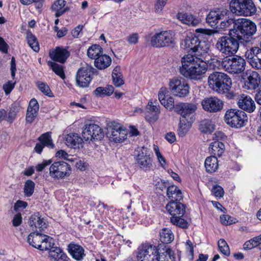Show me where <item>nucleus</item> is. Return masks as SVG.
I'll list each match as a JSON object with an SVG mask.
<instances>
[{
	"label": "nucleus",
	"mask_w": 261,
	"mask_h": 261,
	"mask_svg": "<svg viewBox=\"0 0 261 261\" xmlns=\"http://www.w3.org/2000/svg\"><path fill=\"white\" fill-rule=\"evenodd\" d=\"M104 136L102 129L94 123L86 124L82 132V137L85 141H100Z\"/></svg>",
	"instance_id": "9b49d317"
},
{
	"label": "nucleus",
	"mask_w": 261,
	"mask_h": 261,
	"mask_svg": "<svg viewBox=\"0 0 261 261\" xmlns=\"http://www.w3.org/2000/svg\"><path fill=\"white\" fill-rule=\"evenodd\" d=\"M139 38V34L137 33H134L130 34L126 38V40L130 44H135L138 42Z\"/></svg>",
	"instance_id": "e2e57ef3"
},
{
	"label": "nucleus",
	"mask_w": 261,
	"mask_h": 261,
	"mask_svg": "<svg viewBox=\"0 0 261 261\" xmlns=\"http://www.w3.org/2000/svg\"><path fill=\"white\" fill-rule=\"evenodd\" d=\"M39 109V104L35 98L32 99L29 103L28 109L29 110H32L35 112H38Z\"/></svg>",
	"instance_id": "69168bd1"
},
{
	"label": "nucleus",
	"mask_w": 261,
	"mask_h": 261,
	"mask_svg": "<svg viewBox=\"0 0 261 261\" xmlns=\"http://www.w3.org/2000/svg\"><path fill=\"white\" fill-rule=\"evenodd\" d=\"M169 89L172 94L178 96L179 93V80L178 77H174L170 80Z\"/></svg>",
	"instance_id": "37998d69"
},
{
	"label": "nucleus",
	"mask_w": 261,
	"mask_h": 261,
	"mask_svg": "<svg viewBox=\"0 0 261 261\" xmlns=\"http://www.w3.org/2000/svg\"><path fill=\"white\" fill-rule=\"evenodd\" d=\"M101 53H102V48L97 44L92 45L87 50V55L91 59H95Z\"/></svg>",
	"instance_id": "ea45409f"
},
{
	"label": "nucleus",
	"mask_w": 261,
	"mask_h": 261,
	"mask_svg": "<svg viewBox=\"0 0 261 261\" xmlns=\"http://www.w3.org/2000/svg\"><path fill=\"white\" fill-rule=\"evenodd\" d=\"M180 83H181L180 82ZM180 97H185L189 93L190 86L187 83H183L181 85L180 83Z\"/></svg>",
	"instance_id": "338daca9"
},
{
	"label": "nucleus",
	"mask_w": 261,
	"mask_h": 261,
	"mask_svg": "<svg viewBox=\"0 0 261 261\" xmlns=\"http://www.w3.org/2000/svg\"><path fill=\"white\" fill-rule=\"evenodd\" d=\"M214 33V30L207 29L199 28L195 30L196 37L199 38L205 39L204 36L212 35Z\"/></svg>",
	"instance_id": "8fccbe9b"
},
{
	"label": "nucleus",
	"mask_w": 261,
	"mask_h": 261,
	"mask_svg": "<svg viewBox=\"0 0 261 261\" xmlns=\"http://www.w3.org/2000/svg\"><path fill=\"white\" fill-rule=\"evenodd\" d=\"M248 62L254 68L261 69V47H253L245 53Z\"/></svg>",
	"instance_id": "4468645a"
},
{
	"label": "nucleus",
	"mask_w": 261,
	"mask_h": 261,
	"mask_svg": "<svg viewBox=\"0 0 261 261\" xmlns=\"http://www.w3.org/2000/svg\"><path fill=\"white\" fill-rule=\"evenodd\" d=\"M43 239H44V240L41 242V246H44V247L40 248L39 250L41 251L50 250L54 245V240L53 238L46 235H43Z\"/></svg>",
	"instance_id": "49530a36"
},
{
	"label": "nucleus",
	"mask_w": 261,
	"mask_h": 261,
	"mask_svg": "<svg viewBox=\"0 0 261 261\" xmlns=\"http://www.w3.org/2000/svg\"><path fill=\"white\" fill-rule=\"evenodd\" d=\"M187 257L189 260L192 261L194 258V248L192 243L188 240L186 243Z\"/></svg>",
	"instance_id": "864d4df0"
},
{
	"label": "nucleus",
	"mask_w": 261,
	"mask_h": 261,
	"mask_svg": "<svg viewBox=\"0 0 261 261\" xmlns=\"http://www.w3.org/2000/svg\"><path fill=\"white\" fill-rule=\"evenodd\" d=\"M238 104L240 108L249 113L253 112L255 109L254 101L249 96H246L240 99Z\"/></svg>",
	"instance_id": "cd10ccee"
},
{
	"label": "nucleus",
	"mask_w": 261,
	"mask_h": 261,
	"mask_svg": "<svg viewBox=\"0 0 261 261\" xmlns=\"http://www.w3.org/2000/svg\"><path fill=\"white\" fill-rule=\"evenodd\" d=\"M225 150V146L223 143L220 141H215L210 144L209 151L212 155L216 157L221 156Z\"/></svg>",
	"instance_id": "2f4dec72"
},
{
	"label": "nucleus",
	"mask_w": 261,
	"mask_h": 261,
	"mask_svg": "<svg viewBox=\"0 0 261 261\" xmlns=\"http://www.w3.org/2000/svg\"><path fill=\"white\" fill-rule=\"evenodd\" d=\"M180 22L188 25L196 26L200 23V20L193 14L185 13L182 15Z\"/></svg>",
	"instance_id": "e433bc0d"
},
{
	"label": "nucleus",
	"mask_w": 261,
	"mask_h": 261,
	"mask_svg": "<svg viewBox=\"0 0 261 261\" xmlns=\"http://www.w3.org/2000/svg\"><path fill=\"white\" fill-rule=\"evenodd\" d=\"M15 84V82H13L11 81H9L3 85V89L6 95H8L11 92L12 90L14 88Z\"/></svg>",
	"instance_id": "5fc2aeb1"
},
{
	"label": "nucleus",
	"mask_w": 261,
	"mask_h": 261,
	"mask_svg": "<svg viewBox=\"0 0 261 261\" xmlns=\"http://www.w3.org/2000/svg\"><path fill=\"white\" fill-rule=\"evenodd\" d=\"M93 68L87 65L79 69L76 72V82L80 87L85 88L89 86L92 80L91 72Z\"/></svg>",
	"instance_id": "ddd939ff"
},
{
	"label": "nucleus",
	"mask_w": 261,
	"mask_h": 261,
	"mask_svg": "<svg viewBox=\"0 0 261 261\" xmlns=\"http://www.w3.org/2000/svg\"><path fill=\"white\" fill-rule=\"evenodd\" d=\"M220 219L221 223L225 225H230L235 223V222L233 221V218L228 215H223L220 216Z\"/></svg>",
	"instance_id": "bf43d9fd"
},
{
	"label": "nucleus",
	"mask_w": 261,
	"mask_h": 261,
	"mask_svg": "<svg viewBox=\"0 0 261 261\" xmlns=\"http://www.w3.org/2000/svg\"><path fill=\"white\" fill-rule=\"evenodd\" d=\"M43 237V235L39 232H32L28 236L27 242L33 247L39 249L40 248L44 247L41 245V242L44 240Z\"/></svg>",
	"instance_id": "c85d7f7f"
},
{
	"label": "nucleus",
	"mask_w": 261,
	"mask_h": 261,
	"mask_svg": "<svg viewBox=\"0 0 261 261\" xmlns=\"http://www.w3.org/2000/svg\"><path fill=\"white\" fill-rule=\"evenodd\" d=\"M196 108L193 103L180 102V137L185 136L191 128Z\"/></svg>",
	"instance_id": "39448f33"
},
{
	"label": "nucleus",
	"mask_w": 261,
	"mask_h": 261,
	"mask_svg": "<svg viewBox=\"0 0 261 261\" xmlns=\"http://www.w3.org/2000/svg\"><path fill=\"white\" fill-rule=\"evenodd\" d=\"M241 39V38H239L231 29H229L227 34L218 39L216 44V48L226 56L234 55L239 49L240 44H245Z\"/></svg>",
	"instance_id": "f03ea898"
},
{
	"label": "nucleus",
	"mask_w": 261,
	"mask_h": 261,
	"mask_svg": "<svg viewBox=\"0 0 261 261\" xmlns=\"http://www.w3.org/2000/svg\"><path fill=\"white\" fill-rule=\"evenodd\" d=\"M190 210L185 204L180 203V228L186 229L189 226V224L191 222L190 215Z\"/></svg>",
	"instance_id": "393cba45"
},
{
	"label": "nucleus",
	"mask_w": 261,
	"mask_h": 261,
	"mask_svg": "<svg viewBox=\"0 0 261 261\" xmlns=\"http://www.w3.org/2000/svg\"><path fill=\"white\" fill-rule=\"evenodd\" d=\"M35 186V183L32 180L29 179L25 181L23 192L26 196L30 197L33 195L34 192Z\"/></svg>",
	"instance_id": "de8ad7c7"
},
{
	"label": "nucleus",
	"mask_w": 261,
	"mask_h": 261,
	"mask_svg": "<svg viewBox=\"0 0 261 261\" xmlns=\"http://www.w3.org/2000/svg\"><path fill=\"white\" fill-rule=\"evenodd\" d=\"M70 56V53L63 46H58L49 52V57L54 61L64 64Z\"/></svg>",
	"instance_id": "a211bd4d"
},
{
	"label": "nucleus",
	"mask_w": 261,
	"mask_h": 261,
	"mask_svg": "<svg viewBox=\"0 0 261 261\" xmlns=\"http://www.w3.org/2000/svg\"><path fill=\"white\" fill-rule=\"evenodd\" d=\"M71 173L70 166L64 161L55 162L49 167V175L54 179H63Z\"/></svg>",
	"instance_id": "9d476101"
},
{
	"label": "nucleus",
	"mask_w": 261,
	"mask_h": 261,
	"mask_svg": "<svg viewBox=\"0 0 261 261\" xmlns=\"http://www.w3.org/2000/svg\"><path fill=\"white\" fill-rule=\"evenodd\" d=\"M167 194L169 198H174L176 197H178V194H179V189L177 186L174 185H171L168 186L167 188Z\"/></svg>",
	"instance_id": "603ef678"
},
{
	"label": "nucleus",
	"mask_w": 261,
	"mask_h": 261,
	"mask_svg": "<svg viewBox=\"0 0 261 261\" xmlns=\"http://www.w3.org/2000/svg\"><path fill=\"white\" fill-rule=\"evenodd\" d=\"M18 112V109L16 107H12L7 115V120L9 122H12L15 119L16 114Z\"/></svg>",
	"instance_id": "4d7b16f0"
},
{
	"label": "nucleus",
	"mask_w": 261,
	"mask_h": 261,
	"mask_svg": "<svg viewBox=\"0 0 261 261\" xmlns=\"http://www.w3.org/2000/svg\"><path fill=\"white\" fill-rule=\"evenodd\" d=\"M174 239V236L172 231L169 228H164L160 231V240L162 244L159 245H162V248H164L165 245H167L171 243Z\"/></svg>",
	"instance_id": "bb28decb"
},
{
	"label": "nucleus",
	"mask_w": 261,
	"mask_h": 261,
	"mask_svg": "<svg viewBox=\"0 0 261 261\" xmlns=\"http://www.w3.org/2000/svg\"><path fill=\"white\" fill-rule=\"evenodd\" d=\"M154 103L155 105L149 100L146 107L147 111L145 113V118L150 123L156 122L160 113L159 105L156 101H154Z\"/></svg>",
	"instance_id": "6ab92c4d"
},
{
	"label": "nucleus",
	"mask_w": 261,
	"mask_h": 261,
	"mask_svg": "<svg viewBox=\"0 0 261 261\" xmlns=\"http://www.w3.org/2000/svg\"><path fill=\"white\" fill-rule=\"evenodd\" d=\"M112 62L111 58L107 55L102 53L95 59V66L98 69L102 70L108 68Z\"/></svg>",
	"instance_id": "c756f323"
},
{
	"label": "nucleus",
	"mask_w": 261,
	"mask_h": 261,
	"mask_svg": "<svg viewBox=\"0 0 261 261\" xmlns=\"http://www.w3.org/2000/svg\"><path fill=\"white\" fill-rule=\"evenodd\" d=\"M229 8L232 13L237 15L250 16L256 12V8L252 0H231Z\"/></svg>",
	"instance_id": "0eeeda50"
},
{
	"label": "nucleus",
	"mask_w": 261,
	"mask_h": 261,
	"mask_svg": "<svg viewBox=\"0 0 261 261\" xmlns=\"http://www.w3.org/2000/svg\"><path fill=\"white\" fill-rule=\"evenodd\" d=\"M168 91L166 88H162L159 93V99L161 104H165L166 98L168 96Z\"/></svg>",
	"instance_id": "13d9d810"
},
{
	"label": "nucleus",
	"mask_w": 261,
	"mask_h": 261,
	"mask_svg": "<svg viewBox=\"0 0 261 261\" xmlns=\"http://www.w3.org/2000/svg\"><path fill=\"white\" fill-rule=\"evenodd\" d=\"M83 139L77 134L70 133L66 137L65 143L68 147L70 148H79Z\"/></svg>",
	"instance_id": "7c9ffc66"
},
{
	"label": "nucleus",
	"mask_w": 261,
	"mask_h": 261,
	"mask_svg": "<svg viewBox=\"0 0 261 261\" xmlns=\"http://www.w3.org/2000/svg\"><path fill=\"white\" fill-rule=\"evenodd\" d=\"M246 61L242 57L231 55L224 57L221 65L224 70L231 74H240L243 72L245 69Z\"/></svg>",
	"instance_id": "423d86ee"
},
{
	"label": "nucleus",
	"mask_w": 261,
	"mask_h": 261,
	"mask_svg": "<svg viewBox=\"0 0 261 261\" xmlns=\"http://www.w3.org/2000/svg\"><path fill=\"white\" fill-rule=\"evenodd\" d=\"M47 64L52 70L62 79L64 80L65 78V75L62 65L51 61H48Z\"/></svg>",
	"instance_id": "58836bf2"
},
{
	"label": "nucleus",
	"mask_w": 261,
	"mask_h": 261,
	"mask_svg": "<svg viewBox=\"0 0 261 261\" xmlns=\"http://www.w3.org/2000/svg\"><path fill=\"white\" fill-rule=\"evenodd\" d=\"M231 30L239 38H241V40L245 44L249 42L250 38L255 33L256 25L250 20L241 18L237 19L234 28Z\"/></svg>",
	"instance_id": "7ed1b4c3"
},
{
	"label": "nucleus",
	"mask_w": 261,
	"mask_h": 261,
	"mask_svg": "<svg viewBox=\"0 0 261 261\" xmlns=\"http://www.w3.org/2000/svg\"><path fill=\"white\" fill-rule=\"evenodd\" d=\"M27 39L29 45L35 52H38L39 50V45L36 37L31 32H28L27 34Z\"/></svg>",
	"instance_id": "a19ab883"
},
{
	"label": "nucleus",
	"mask_w": 261,
	"mask_h": 261,
	"mask_svg": "<svg viewBox=\"0 0 261 261\" xmlns=\"http://www.w3.org/2000/svg\"><path fill=\"white\" fill-rule=\"evenodd\" d=\"M138 261H156L158 246L149 243L142 244L138 248Z\"/></svg>",
	"instance_id": "f8f14e48"
},
{
	"label": "nucleus",
	"mask_w": 261,
	"mask_h": 261,
	"mask_svg": "<svg viewBox=\"0 0 261 261\" xmlns=\"http://www.w3.org/2000/svg\"><path fill=\"white\" fill-rule=\"evenodd\" d=\"M212 192L216 197L219 198H222L224 194L223 189L218 185H215L213 187Z\"/></svg>",
	"instance_id": "6e6d98bb"
},
{
	"label": "nucleus",
	"mask_w": 261,
	"mask_h": 261,
	"mask_svg": "<svg viewBox=\"0 0 261 261\" xmlns=\"http://www.w3.org/2000/svg\"><path fill=\"white\" fill-rule=\"evenodd\" d=\"M206 171L208 173L215 172L218 168V161L217 158L214 155L207 157L204 162Z\"/></svg>",
	"instance_id": "f704fd0d"
},
{
	"label": "nucleus",
	"mask_w": 261,
	"mask_h": 261,
	"mask_svg": "<svg viewBox=\"0 0 261 261\" xmlns=\"http://www.w3.org/2000/svg\"><path fill=\"white\" fill-rule=\"evenodd\" d=\"M219 251L224 255L229 256L230 252L227 242L223 239H220L218 242Z\"/></svg>",
	"instance_id": "09e8293b"
},
{
	"label": "nucleus",
	"mask_w": 261,
	"mask_h": 261,
	"mask_svg": "<svg viewBox=\"0 0 261 261\" xmlns=\"http://www.w3.org/2000/svg\"><path fill=\"white\" fill-rule=\"evenodd\" d=\"M237 19L234 18H228L224 20L221 22L220 27L221 29H225L229 27L231 24H233V28H234V24L236 22Z\"/></svg>",
	"instance_id": "680f3d73"
},
{
	"label": "nucleus",
	"mask_w": 261,
	"mask_h": 261,
	"mask_svg": "<svg viewBox=\"0 0 261 261\" xmlns=\"http://www.w3.org/2000/svg\"><path fill=\"white\" fill-rule=\"evenodd\" d=\"M37 112H35V111L28 109L25 118L27 122L31 123L34 120V118L37 116Z\"/></svg>",
	"instance_id": "0e129e2a"
},
{
	"label": "nucleus",
	"mask_w": 261,
	"mask_h": 261,
	"mask_svg": "<svg viewBox=\"0 0 261 261\" xmlns=\"http://www.w3.org/2000/svg\"><path fill=\"white\" fill-rule=\"evenodd\" d=\"M66 2L65 0H57L51 6L53 11H55V17H59L69 10L68 7L64 8Z\"/></svg>",
	"instance_id": "473e14b6"
},
{
	"label": "nucleus",
	"mask_w": 261,
	"mask_h": 261,
	"mask_svg": "<svg viewBox=\"0 0 261 261\" xmlns=\"http://www.w3.org/2000/svg\"><path fill=\"white\" fill-rule=\"evenodd\" d=\"M228 12V11L227 10L222 11L220 13L219 12L211 11L207 15L206 18V22L212 28H217L218 27L217 24L219 20L222 19V17L226 15Z\"/></svg>",
	"instance_id": "5701e85b"
},
{
	"label": "nucleus",
	"mask_w": 261,
	"mask_h": 261,
	"mask_svg": "<svg viewBox=\"0 0 261 261\" xmlns=\"http://www.w3.org/2000/svg\"><path fill=\"white\" fill-rule=\"evenodd\" d=\"M156 261H175L174 252L168 246L165 245L162 248V245L158 246Z\"/></svg>",
	"instance_id": "aec40b11"
},
{
	"label": "nucleus",
	"mask_w": 261,
	"mask_h": 261,
	"mask_svg": "<svg viewBox=\"0 0 261 261\" xmlns=\"http://www.w3.org/2000/svg\"><path fill=\"white\" fill-rule=\"evenodd\" d=\"M214 129L215 126L210 120L202 121L199 125V130L202 133L211 134Z\"/></svg>",
	"instance_id": "4c0bfd02"
},
{
	"label": "nucleus",
	"mask_w": 261,
	"mask_h": 261,
	"mask_svg": "<svg viewBox=\"0 0 261 261\" xmlns=\"http://www.w3.org/2000/svg\"><path fill=\"white\" fill-rule=\"evenodd\" d=\"M167 1V0H156V3L154 5L155 12H161L163 8L166 4Z\"/></svg>",
	"instance_id": "052dcab7"
},
{
	"label": "nucleus",
	"mask_w": 261,
	"mask_h": 261,
	"mask_svg": "<svg viewBox=\"0 0 261 261\" xmlns=\"http://www.w3.org/2000/svg\"><path fill=\"white\" fill-rule=\"evenodd\" d=\"M182 39L180 45L184 46V49L188 52L191 51L192 53L197 52L198 37H196V35L190 32L184 33L182 34Z\"/></svg>",
	"instance_id": "dca6fc26"
},
{
	"label": "nucleus",
	"mask_w": 261,
	"mask_h": 261,
	"mask_svg": "<svg viewBox=\"0 0 261 261\" xmlns=\"http://www.w3.org/2000/svg\"><path fill=\"white\" fill-rule=\"evenodd\" d=\"M29 224L33 230L37 231L38 229L39 232H41L47 227L44 219L41 218L39 213H35L30 216Z\"/></svg>",
	"instance_id": "412c9836"
},
{
	"label": "nucleus",
	"mask_w": 261,
	"mask_h": 261,
	"mask_svg": "<svg viewBox=\"0 0 261 261\" xmlns=\"http://www.w3.org/2000/svg\"><path fill=\"white\" fill-rule=\"evenodd\" d=\"M260 78L259 74L256 72H253L248 77V80L245 83V86L248 89H255L259 85Z\"/></svg>",
	"instance_id": "c9c22d12"
},
{
	"label": "nucleus",
	"mask_w": 261,
	"mask_h": 261,
	"mask_svg": "<svg viewBox=\"0 0 261 261\" xmlns=\"http://www.w3.org/2000/svg\"><path fill=\"white\" fill-rule=\"evenodd\" d=\"M246 114L242 110L230 109L226 111L224 116L225 122L231 127L240 128L247 122Z\"/></svg>",
	"instance_id": "6e6552de"
},
{
	"label": "nucleus",
	"mask_w": 261,
	"mask_h": 261,
	"mask_svg": "<svg viewBox=\"0 0 261 261\" xmlns=\"http://www.w3.org/2000/svg\"><path fill=\"white\" fill-rule=\"evenodd\" d=\"M180 62V74L187 79L197 80L205 73L207 70L208 64L211 67L215 69L216 64H219L220 61L216 59H212L207 63L201 59L188 54L181 58Z\"/></svg>",
	"instance_id": "f257e3e1"
},
{
	"label": "nucleus",
	"mask_w": 261,
	"mask_h": 261,
	"mask_svg": "<svg viewBox=\"0 0 261 261\" xmlns=\"http://www.w3.org/2000/svg\"><path fill=\"white\" fill-rule=\"evenodd\" d=\"M49 256L55 261H66L68 258L63 250L57 247H53L49 251Z\"/></svg>",
	"instance_id": "72a5a7b5"
},
{
	"label": "nucleus",
	"mask_w": 261,
	"mask_h": 261,
	"mask_svg": "<svg viewBox=\"0 0 261 261\" xmlns=\"http://www.w3.org/2000/svg\"><path fill=\"white\" fill-rule=\"evenodd\" d=\"M174 200L170 201L167 205L166 209L171 215V222L177 226H179V200L176 197Z\"/></svg>",
	"instance_id": "f3484780"
},
{
	"label": "nucleus",
	"mask_w": 261,
	"mask_h": 261,
	"mask_svg": "<svg viewBox=\"0 0 261 261\" xmlns=\"http://www.w3.org/2000/svg\"><path fill=\"white\" fill-rule=\"evenodd\" d=\"M52 163L51 160H44L42 163L38 164L36 166V170L38 172L42 171L47 166L49 165Z\"/></svg>",
	"instance_id": "774afa93"
},
{
	"label": "nucleus",
	"mask_w": 261,
	"mask_h": 261,
	"mask_svg": "<svg viewBox=\"0 0 261 261\" xmlns=\"http://www.w3.org/2000/svg\"><path fill=\"white\" fill-rule=\"evenodd\" d=\"M208 83L212 89L222 94L230 89L232 85L231 80L227 74L218 71L210 74Z\"/></svg>",
	"instance_id": "20e7f679"
},
{
	"label": "nucleus",
	"mask_w": 261,
	"mask_h": 261,
	"mask_svg": "<svg viewBox=\"0 0 261 261\" xmlns=\"http://www.w3.org/2000/svg\"><path fill=\"white\" fill-rule=\"evenodd\" d=\"M36 86L39 90L44 95L50 97L53 96V94L51 92L49 87L46 83L41 81H38L36 82Z\"/></svg>",
	"instance_id": "a18cd8bd"
},
{
	"label": "nucleus",
	"mask_w": 261,
	"mask_h": 261,
	"mask_svg": "<svg viewBox=\"0 0 261 261\" xmlns=\"http://www.w3.org/2000/svg\"><path fill=\"white\" fill-rule=\"evenodd\" d=\"M197 51L201 54L207 53L210 47V43L207 39H201L198 38L197 44Z\"/></svg>",
	"instance_id": "79ce46f5"
},
{
	"label": "nucleus",
	"mask_w": 261,
	"mask_h": 261,
	"mask_svg": "<svg viewBox=\"0 0 261 261\" xmlns=\"http://www.w3.org/2000/svg\"><path fill=\"white\" fill-rule=\"evenodd\" d=\"M127 130L119 126H115L111 128V134L109 136L112 141L120 142L126 139Z\"/></svg>",
	"instance_id": "4be33fe9"
},
{
	"label": "nucleus",
	"mask_w": 261,
	"mask_h": 261,
	"mask_svg": "<svg viewBox=\"0 0 261 261\" xmlns=\"http://www.w3.org/2000/svg\"><path fill=\"white\" fill-rule=\"evenodd\" d=\"M38 140L44 146L50 147L51 148L54 147V144L53 143L51 138L50 132H47L43 134L40 137H39Z\"/></svg>",
	"instance_id": "c03bdc74"
},
{
	"label": "nucleus",
	"mask_w": 261,
	"mask_h": 261,
	"mask_svg": "<svg viewBox=\"0 0 261 261\" xmlns=\"http://www.w3.org/2000/svg\"><path fill=\"white\" fill-rule=\"evenodd\" d=\"M68 250L72 257L77 260H82L85 255L84 249L79 245L71 243L68 246Z\"/></svg>",
	"instance_id": "a878e982"
},
{
	"label": "nucleus",
	"mask_w": 261,
	"mask_h": 261,
	"mask_svg": "<svg viewBox=\"0 0 261 261\" xmlns=\"http://www.w3.org/2000/svg\"><path fill=\"white\" fill-rule=\"evenodd\" d=\"M175 33L174 31H163L153 35L150 40L151 45L162 47L173 45L175 43Z\"/></svg>",
	"instance_id": "1a4fd4ad"
},
{
	"label": "nucleus",
	"mask_w": 261,
	"mask_h": 261,
	"mask_svg": "<svg viewBox=\"0 0 261 261\" xmlns=\"http://www.w3.org/2000/svg\"><path fill=\"white\" fill-rule=\"evenodd\" d=\"M137 164L144 170H149L152 167V160L149 155L143 151L139 152L136 158Z\"/></svg>",
	"instance_id": "b1692460"
},
{
	"label": "nucleus",
	"mask_w": 261,
	"mask_h": 261,
	"mask_svg": "<svg viewBox=\"0 0 261 261\" xmlns=\"http://www.w3.org/2000/svg\"><path fill=\"white\" fill-rule=\"evenodd\" d=\"M203 109L211 113L220 112L223 107V102L216 97H206L201 102Z\"/></svg>",
	"instance_id": "2eb2a0df"
},
{
	"label": "nucleus",
	"mask_w": 261,
	"mask_h": 261,
	"mask_svg": "<svg viewBox=\"0 0 261 261\" xmlns=\"http://www.w3.org/2000/svg\"><path fill=\"white\" fill-rule=\"evenodd\" d=\"M162 105L169 110H172L173 109L175 108V111L177 114H179V108L178 107V105H176L175 107H174V100L172 97H169L167 99H166L165 103L162 104Z\"/></svg>",
	"instance_id": "3c124183"
}]
</instances>
